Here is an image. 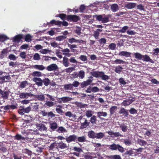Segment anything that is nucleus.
I'll use <instances>...</instances> for the list:
<instances>
[{
	"instance_id": "56",
	"label": "nucleus",
	"mask_w": 159,
	"mask_h": 159,
	"mask_svg": "<svg viewBox=\"0 0 159 159\" xmlns=\"http://www.w3.org/2000/svg\"><path fill=\"white\" fill-rule=\"evenodd\" d=\"M117 107L116 106H112L110 109V112L111 115L113 114L115 112V110L116 109Z\"/></svg>"
},
{
	"instance_id": "45",
	"label": "nucleus",
	"mask_w": 159,
	"mask_h": 159,
	"mask_svg": "<svg viewBox=\"0 0 159 159\" xmlns=\"http://www.w3.org/2000/svg\"><path fill=\"white\" fill-rule=\"evenodd\" d=\"M56 131L59 133L66 132L67 131L66 129L62 126L58 127Z\"/></svg>"
},
{
	"instance_id": "19",
	"label": "nucleus",
	"mask_w": 159,
	"mask_h": 159,
	"mask_svg": "<svg viewBox=\"0 0 159 159\" xmlns=\"http://www.w3.org/2000/svg\"><path fill=\"white\" fill-rule=\"evenodd\" d=\"M57 146L61 149L66 148L68 147L66 144L65 143H63L62 141L60 142L59 143H57Z\"/></svg>"
},
{
	"instance_id": "48",
	"label": "nucleus",
	"mask_w": 159,
	"mask_h": 159,
	"mask_svg": "<svg viewBox=\"0 0 159 159\" xmlns=\"http://www.w3.org/2000/svg\"><path fill=\"white\" fill-rule=\"evenodd\" d=\"M9 39L4 35H0V42H3Z\"/></svg>"
},
{
	"instance_id": "30",
	"label": "nucleus",
	"mask_w": 159,
	"mask_h": 159,
	"mask_svg": "<svg viewBox=\"0 0 159 159\" xmlns=\"http://www.w3.org/2000/svg\"><path fill=\"white\" fill-rule=\"evenodd\" d=\"M8 50L7 48L4 49L1 52V54L0 58H3L7 56V54L8 53Z\"/></svg>"
},
{
	"instance_id": "49",
	"label": "nucleus",
	"mask_w": 159,
	"mask_h": 159,
	"mask_svg": "<svg viewBox=\"0 0 159 159\" xmlns=\"http://www.w3.org/2000/svg\"><path fill=\"white\" fill-rule=\"evenodd\" d=\"M67 15H66V14L63 13L58 14L56 16V17H60L62 20H64L65 18L67 19Z\"/></svg>"
},
{
	"instance_id": "9",
	"label": "nucleus",
	"mask_w": 159,
	"mask_h": 159,
	"mask_svg": "<svg viewBox=\"0 0 159 159\" xmlns=\"http://www.w3.org/2000/svg\"><path fill=\"white\" fill-rule=\"evenodd\" d=\"M73 150L76 152H73L72 153V154L78 157L80 156V154L83 152V151L81 148L76 147H74Z\"/></svg>"
},
{
	"instance_id": "61",
	"label": "nucleus",
	"mask_w": 159,
	"mask_h": 159,
	"mask_svg": "<svg viewBox=\"0 0 159 159\" xmlns=\"http://www.w3.org/2000/svg\"><path fill=\"white\" fill-rule=\"evenodd\" d=\"M129 28L128 26H125L123 27L121 29L119 30V32L121 33H124Z\"/></svg>"
},
{
	"instance_id": "51",
	"label": "nucleus",
	"mask_w": 159,
	"mask_h": 159,
	"mask_svg": "<svg viewBox=\"0 0 159 159\" xmlns=\"http://www.w3.org/2000/svg\"><path fill=\"white\" fill-rule=\"evenodd\" d=\"M97 121V118L95 116H93L90 118V122L93 124L96 123V121Z\"/></svg>"
},
{
	"instance_id": "29",
	"label": "nucleus",
	"mask_w": 159,
	"mask_h": 159,
	"mask_svg": "<svg viewBox=\"0 0 159 159\" xmlns=\"http://www.w3.org/2000/svg\"><path fill=\"white\" fill-rule=\"evenodd\" d=\"M63 86L64 89L66 90H72L73 89L72 84H65Z\"/></svg>"
},
{
	"instance_id": "1",
	"label": "nucleus",
	"mask_w": 159,
	"mask_h": 159,
	"mask_svg": "<svg viewBox=\"0 0 159 159\" xmlns=\"http://www.w3.org/2000/svg\"><path fill=\"white\" fill-rule=\"evenodd\" d=\"M88 136L90 138L101 139L105 137L104 133L102 132L96 133L93 130H90L88 132Z\"/></svg>"
},
{
	"instance_id": "7",
	"label": "nucleus",
	"mask_w": 159,
	"mask_h": 159,
	"mask_svg": "<svg viewBox=\"0 0 159 159\" xmlns=\"http://www.w3.org/2000/svg\"><path fill=\"white\" fill-rule=\"evenodd\" d=\"M66 141L68 143H70L72 142H75L77 140V136L75 134H73L69 136L66 138Z\"/></svg>"
},
{
	"instance_id": "18",
	"label": "nucleus",
	"mask_w": 159,
	"mask_h": 159,
	"mask_svg": "<svg viewBox=\"0 0 159 159\" xmlns=\"http://www.w3.org/2000/svg\"><path fill=\"white\" fill-rule=\"evenodd\" d=\"M37 128L41 131H44L47 130V128L43 124L40 123L37 125Z\"/></svg>"
},
{
	"instance_id": "14",
	"label": "nucleus",
	"mask_w": 159,
	"mask_h": 159,
	"mask_svg": "<svg viewBox=\"0 0 159 159\" xmlns=\"http://www.w3.org/2000/svg\"><path fill=\"white\" fill-rule=\"evenodd\" d=\"M109 135L114 137H123V136L121 135L119 132H113L112 131H110L107 132Z\"/></svg>"
},
{
	"instance_id": "25",
	"label": "nucleus",
	"mask_w": 159,
	"mask_h": 159,
	"mask_svg": "<svg viewBox=\"0 0 159 159\" xmlns=\"http://www.w3.org/2000/svg\"><path fill=\"white\" fill-rule=\"evenodd\" d=\"M119 113L120 114H123L124 115L125 117H127L129 115V113L128 111L125 109L124 108H121L119 111Z\"/></svg>"
},
{
	"instance_id": "37",
	"label": "nucleus",
	"mask_w": 159,
	"mask_h": 159,
	"mask_svg": "<svg viewBox=\"0 0 159 159\" xmlns=\"http://www.w3.org/2000/svg\"><path fill=\"white\" fill-rule=\"evenodd\" d=\"M137 142L141 146H145L147 144V143L146 141L139 139H138Z\"/></svg>"
},
{
	"instance_id": "13",
	"label": "nucleus",
	"mask_w": 159,
	"mask_h": 159,
	"mask_svg": "<svg viewBox=\"0 0 159 159\" xmlns=\"http://www.w3.org/2000/svg\"><path fill=\"white\" fill-rule=\"evenodd\" d=\"M33 95L31 92L29 93H22L19 94V96L20 98L24 99L28 98L29 97H32Z\"/></svg>"
},
{
	"instance_id": "4",
	"label": "nucleus",
	"mask_w": 159,
	"mask_h": 159,
	"mask_svg": "<svg viewBox=\"0 0 159 159\" xmlns=\"http://www.w3.org/2000/svg\"><path fill=\"white\" fill-rule=\"evenodd\" d=\"M11 105H7L5 106H2L1 107V108L3 109L4 110L7 111L10 109L14 110L17 108L18 104L16 102L13 103L11 102Z\"/></svg>"
},
{
	"instance_id": "36",
	"label": "nucleus",
	"mask_w": 159,
	"mask_h": 159,
	"mask_svg": "<svg viewBox=\"0 0 159 159\" xmlns=\"http://www.w3.org/2000/svg\"><path fill=\"white\" fill-rule=\"evenodd\" d=\"M28 83L27 81H24L21 82L20 85L19 87L21 89L25 88L26 85H28Z\"/></svg>"
},
{
	"instance_id": "64",
	"label": "nucleus",
	"mask_w": 159,
	"mask_h": 159,
	"mask_svg": "<svg viewBox=\"0 0 159 159\" xmlns=\"http://www.w3.org/2000/svg\"><path fill=\"white\" fill-rule=\"evenodd\" d=\"M0 150L3 152H5L7 151V149L4 145L0 144Z\"/></svg>"
},
{
	"instance_id": "3",
	"label": "nucleus",
	"mask_w": 159,
	"mask_h": 159,
	"mask_svg": "<svg viewBox=\"0 0 159 159\" xmlns=\"http://www.w3.org/2000/svg\"><path fill=\"white\" fill-rule=\"evenodd\" d=\"M20 107L21 108L18 109V112L19 114L21 116L24 115L25 113H29L31 109V107L30 106L25 108H24V107L21 106H20Z\"/></svg>"
},
{
	"instance_id": "50",
	"label": "nucleus",
	"mask_w": 159,
	"mask_h": 159,
	"mask_svg": "<svg viewBox=\"0 0 159 159\" xmlns=\"http://www.w3.org/2000/svg\"><path fill=\"white\" fill-rule=\"evenodd\" d=\"M123 68L120 66H119L116 67L115 70V71L116 73L118 74H120L122 71V70Z\"/></svg>"
},
{
	"instance_id": "43",
	"label": "nucleus",
	"mask_w": 159,
	"mask_h": 159,
	"mask_svg": "<svg viewBox=\"0 0 159 159\" xmlns=\"http://www.w3.org/2000/svg\"><path fill=\"white\" fill-rule=\"evenodd\" d=\"M62 102L64 103L68 102L71 100L72 98L69 97H65L61 98Z\"/></svg>"
},
{
	"instance_id": "58",
	"label": "nucleus",
	"mask_w": 159,
	"mask_h": 159,
	"mask_svg": "<svg viewBox=\"0 0 159 159\" xmlns=\"http://www.w3.org/2000/svg\"><path fill=\"white\" fill-rule=\"evenodd\" d=\"M62 52H64L63 53L64 55H65L69 57V53H69L70 52V50L68 48H66L65 49H64L62 50Z\"/></svg>"
},
{
	"instance_id": "11",
	"label": "nucleus",
	"mask_w": 159,
	"mask_h": 159,
	"mask_svg": "<svg viewBox=\"0 0 159 159\" xmlns=\"http://www.w3.org/2000/svg\"><path fill=\"white\" fill-rule=\"evenodd\" d=\"M46 69L49 71L55 70L58 69V67L56 64H52L48 66Z\"/></svg>"
},
{
	"instance_id": "24",
	"label": "nucleus",
	"mask_w": 159,
	"mask_h": 159,
	"mask_svg": "<svg viewBox=\"0 0 159 159\" xmlns=\"http://www.w3.org/2000/svg\"><path fill=\"white\" fill-rule=\"evenodd\" d=\"M1 97L4 100H7L9 95V93L8 91H3L2 93L1 94Z\"/></svg>"
},
{
	"instance_id": "63",
	"label": "nucleus",
	"mask_w": 159,
	"mask_h": 159,
	"mask_svg": "<svg viewBox=\"0 0 159 159\" xmlns=\"http://www.w3.org/2000/svg\"><path fill=\"white\" fill-rule=\"evenodd\" d=\"M23 151L24 152V153L27 154L29 156H30L32 154V152L27 148L24 149Z\"/></svg>"
},
{
	"instance_id": "5",
	"label": "nucleus",
	"mask_w": 159,
	"mask_h": 159,
	"mask_svg": "<svg viewBox=\"0 0 159 159\" xmlns=\"http://www.w3.org/2000/svg\"><path fill=\"white\" fill-rule=\"evenodd\" d=\"M80 19L79 16L76 15H68L67 16V20L70 22H76Z\"/></svg>"
},
{
	"instance_id": "23",
	"label": "nucleus",
	"mask_w": 159,
	"mask_h": 159,
	"mask_svg": "<svg viewBox=\"0 0 159 159\" xmlns=\"http://www.w3.org/2000/svg\"><path fill=\"white\" fill-rule=\"evenodd\" d=\"M131 53L126 51L120 52L119 55L120 56H125V57H130Z\"/></svg>"
},
{
	"instance_id": "16",
	"label": "nucleus",
	"mask_w": 159,
	"mask_h": 159,
	"mask_svg": "<svg viewBox=\"0 0 159 159\" xmlns=\"http://www.w3.org/2000/svg\"><path fill=\"white\" fill-rule=\"evenodd\" d=\"M33 80L38 86H41L43 85V80L40 78L34 77L33 78Z\"/></svg>"
},
{
	"instance_id": "12",
	"label": "nucleus",
	"mask_w": 159,
	"mask_h": 159,
	"mask_svg": "<svg viewBox=\"0 0 159 159\" xmlns=\"http://www.w3.org/2000/svg\"><path fill=\"white\" fill-rule=\"evenodd\" d=\"M98 117L102 120H105V119L102 117H105L107 115V114L106 112H103L102 111L98 112L97 113Z\"/></svg>"
},
{
	"instance_id": "28",
	"label": "nucleus",
	"mask_w": 159,
	"mask_h": 159,
	"mask_svg": "<svg viewBox=\"0 0 159 159\" xmlns=\"http://www.w3.org/2000/svg\"><path fill=\"white\" fill-rule=\"evenodd\" d=\"M62 62L63 65L65 67H67L69 66L68 59L67 57H63Z\"/></svg>"
},
{
	"instance_id": "22",
	"label": "nucleus",
	"mask_w": 159,
	"mask_h": 159,
	"mask_svg": "<svg viewBox=\"0 0 159 159\" xmlns=\"http://www.w3.org/2000/svg\"><path fill=\"white\" fill-rule=\"evenodd\" d=\"M22 38L23 35L22 34H18L13 38V41L15 42H19Z\"/></svg>"
},
{
	"instance_id": "27",
	"label": "nucleus",
	"mask_w": 159,
	"mask_h": 159,
	"mask_svg": "<svg viewBox=\"0 0 159 159\" xmlns=\"http://www.w3.org/2000/svg\"><path fill=\"white\" fill-rule=\"evenodd\" d=\"M13 138L14 140H25V138L22 137L21 135L19 134H16L15 136L13 137Z\"/></svg>"
},
{
	"instance_id": "17",
	"label": "nucleus",
	"mask_w": 159,
	"mask_h": 159,
	"mask_svg": "<svg viewBox=\"0 0 159 159\" xmlns=\"http://www.w3.org/2000/svg\"><path fill=\"white\" fill-rule=\"evenodd\" d=\"M103 71H94L92 72L91 74L92 76L96 78H101L102 74H103Z\"/></svg>"
},
{
	"instance_id": "59",
	"label": "nucleus",
	"mask_w": 159,
	"mask_h": 159,
	"mask_svg": "<svg viewBox=\"0 0 159 159\" xmlns=\"http://www.w3.org/2000/svg\"><path fill=\"white\" fill-rule=\"evenodd\" d=\"M93 80V77L92 76H91L89 77V79L85 81L89 85L92 83Z\"/></svg>"
},
{
	"instance_id": "62",
	"label": "nucleus",
	"mask_w": 159,
	"mask_h": 159,
	"mask_svg": "<svg viewBox=\"0 0 159 159\" xmlns=\"http://www.w3.org/2000/svg\"><path fill=\"white\" fill-rule=\"evenodd\" d=\"M45 105L49 107H52L54 106V103L52 101H47L45 103Z\"/></svg>"
},
{
	"instance_id": "53",
	"label": "nucleus",
	"mask_w": 159,
	"mask_h": 159,
	"mask_svg": "<svg viewBox=\"0 0 159 159\" xmlns=\"http://www.w3.org/2000/svg\"><path fill=\"white\" fill-rule=\"evenodd\" d=\"M124 143L126 146H130L132 144V142L129 139H124Z\"/></svg>"
},
{
	"instance_id": "44",
	"label": "nucleus",
	"mask_w": 159,
	"mask_h": 159,
	"mask_svg": "<svg viewBox=\"0 0 159 159\" xmlns=\"http://www.w3.org/2000/svg\"><path fill=\"white\" fill-rule=\"evenodd\" d=\"M32 37L30 34L26 35L25 38V41L27 42H30L32 39Z\"/></svg>"
},
{
	"instance_id": "52",
	"label": "nucleus",
	"mask_w": 159,
	"mask_h": 159,
	"mask_svg": "<svg viewBox=\"0 0 159 159\" xmlns=\"http://www.w3.org/2000/svg\"><path fill=\"white\" fill-rule=\"evenodd\" d=\"M109 158L111 159H121L120 156L118 155H111Z\"/></svg>"
},
{
	"instance_id": "10",
	"label": "nucleus",
	"mask_w": 159,
	"mask_h": 159,
	"mask_svg": "<svg viewBox=\"0 0 159 159\" xmlns=\"http://www.w3.org/2000/svg\"><path fill=\"white\" fill-rule=\"evenodd\" d=\"M49 127L51 131H54L58 128L57 123L55 121H53L49 123Z\"/></svg>"
},
{
	"instance_id": "26",
	"label": "nucleus",
	"mask_w": 159,
	"mask_h": 159,
	"mask_svg": "<svg viewBox=\"0 0 159 159\" xmlns=\"http://www.w3.org/2000/svg\"><path fill=\"white\" fill-rule=\"evenodd\" d=\"M57 147V143L56 142H54L51 144L48 149L49 151L55 150Z\"/></svg>"
},
{
	"instance_id": "15",
	"label": "nucleus",
	"mask_w": 159,
	"mask_h": 159,
	"mask_svg": "<svg viewBox=\"0 0 159 159\" xmlns=\"http://www.w3.org/2000/svg\"><path fill=\"white\" fill-rule=\"evenodd\" d=\"M84 121L81 123V125L80 127V129H81L86 128L89 126L90 124V122L88 121L86 119L84 118Z\"/></svg>"
},
{
	"instance_id": "40",
	"label": "nucleus",
	"mask_w": 159,
	"mask_h": 159,
	"mask_svg": "<svg viewBox=\"0 0 159 159\" xmlns=\"http://www.w3.org/2000/svg\"><path fill=\"white\" fill-rule=\"evenodd\" d=\"M85 75V72L83 70H80L78 73V76L81 79H83Z\"/></svg>"
},
{
	"instance_id": "21",
	"label": "nucleus",
	"mask_w": 159,
	"mask_h": 159,
	"mask_svg": "<svg viewBox=\"0 0 159 159\" xmlns=\"http://www.w3.org/2000/svg\"><path fill=\"white\" fill-rule=\"evenodd\" d=\"M136 3L133 2H129L125 5V7L128 9H131L135 7Z\"/></svg>"
},
{
	"instance_id": "57",
	"label": "nucleus",
	"mask_w": 159,
	"mask_h": 159,
	"mask_svg": "<svg viewBox=\"0 0 159 159\" xmlns=\"http://www.w3.org/2000/svg\"><path fill=\"white\" fill-rule=\"evenodd\" d=\"M66 38V37L63 35H61L57 37L56 39L57 41H61L65 39Z\"/></svg>"
},
{
	"instance_id": "41",
	"label": "nucleus",
	"mask_w": 159,
	"mask_h": 159,
	"mask_svg": "<svg viewBox=\"0 0 159 159\" xmlns=\"http://www.w3.org/2000/svg\"><path fill=\"white\" fill-rule=\"evenodd\" d=\"M119 126L121 128L122 131L124 132H126L128 129V127L124 123L120 125Z\"/></svg>"
},
{
	"instance_id": "47",
	"label": "nucleus",
	"mask_w": 159,
	"mask_h": 159,
	"mask_svg": "<svg viewBox=\"0 0 159 159\" xmlns=\"http://www.w3.org/2000/svg\"><path fill=\"white\" fill-rule=\"evenodd\" d=\"M33 76L40 77L42 76V74L41 72L38 71H34L32 73Z\"/></svg>"
},
{
	"instance_id": "31",
	"label": "nucleus",
	"mask_w": 159,
	"mask_h": 159,
	"mask_svg": "<svg viewBox=\"0 0 159 159\" xmlns=\"http://www.w3.org/2000/svg\"><path fill=\"white\" fill-rule=\"evenodd\" d=\"M34 134L31 133H29L27 134V136L25 137V140H27L28 141H31V139H33L34 137L33 136Z\"/></svg>"
},
{
	"instance_id": "8",
	"label": "nucleus",
	"mask_w": 159,
	"mask_h": 159,
	"mask_svg": "<svg viewBox=\"0 0 159 159\" xmlns=\"http://www.w3.org/2000/svg\"><path fill=\"white\" fill-rule=\"evenodd\" d=\"M96 155L94 152H88L84 156V159H93L96 157Z\"/></svg>"
},
{
	"instance_id": "33",
	"label": "nucleus",
	"mask_w": 159,
	"mask_h": 159,
	"mask_svg": "<svg viewBox=\"0 0 159 159\" xmlns=\"http://www.w3.org/2000/svg\"><path fill=\"white\" fill-rule=\"evenodd\" d=\"M33 67L34 69L40 70H43L45 69V67L42 65H35Z\"/></svg>"
},
{
	"instance_id": "54",
	"label": "nucleus",
	"mask_w": 159,
	"mask_h": 159,
	"mask_svg": "<svg viewBox=\"0 0 159 159\" xmlns=\"http://www.w3.org/2000/svg\"><path fill=\"white\" fill-rule=\"evenodd\" d=\"M86 115L88 118H89L91 117L92 116V111L90 110H88L86 112Z\"/></svg>"
},
{
	"instance_id": "20",
	"label": "nucleus",
	"mask_w": 159,
	"mask_h": 159,
	"mask_svg": "<svg viewBox=\"0 0 159 159\" xmlns=\"http://www.w3.org/2000/svg\"><path fill=\"white\" fill-rule=\"evenodd\" d=\"M142 60L145 61H149L151 63H154V61L152 60L151 59L149 56L147 55L143 56Z\"/></svg>"
},
{
	"instance_id": "38",
	"label": "nucleus",
	"mask_w": 159,
	"mask_h": 159,
	"mask_svg": "<svg viewBox=\"0 0 159 159\" xmlns=\"http://www.w3.org/2000/svg\"><path fill=\"white\" fill-rule=\"evenodd\" d=\"M133 102L132 99H129L128 100H124L123 102V105L124 106H127L129 105Z\"/></svg>"
},
{
	"instance_id": "6",
	"label": "nucleus",
	"mask_w": 159,
	"mask_h": 159,
	"mask_svg": "<svg viewBox=\"0 0 159 159\" xmlns=\"http://www.w3.org/2000/svg\"><path fill=\"white\" fill-rule=\"evenodd\" d=\"M40 113L43 116H47L48 117H51V118L54 117L56 116L52 111L47 112L45 110H43L41 111Z\"/></svg>"
},
{
	"instance_id": "34",
	"label": "nucleus",
	"mask_w": 159,
	"mask_h": 159,
	"mask_svg": "<svg viewBox=\"0 0 159 159\" xmlns=\"http://www.w3.org/2000/svg\"><path fill=\"white\" fill-rule=\"evenodd\" d=\"M79 142H86V137L85 136H82L77 137V140Z\"/></svg>"
},
{
	"instance_id": "32",
	"label": "nucleus",
	"mask_w": 159,
	"mask_h": 159,
	"mask_svg": "<svg viewBox=\"0 0 159 159\" xmlns=\"http://www.w3.org/2000/svg\"><path fill=\"white\" fill-rule=\"evenodd\" d=\"M111 8L112 11L113 12H115L119 10L118 6L116 4L112 5Z\"/></svg>"
},
{
	"instance_id": "35",
	"label": "nucleus",
	"mask_w": 159,
	"mask_h": 159,
	"mask_svg": "<svg viewBox=\"0 0 159 159\" xmlns=\"http://www.w3.org/2000/svg\"><path fill=\"white\" fill-rule=\"evenodd\" d=\"M35 98L39 101H43L45 99V97L43 94L36 95L34 96Z\"/></svg>"
},
{
	"instance_id": "39",
	"label": "nucleus",
	"mask_w": 159,
	"mask_h": 159,
	"mask_svg": "<svg viewBox=\"0 0 159 159\" xmlns=\"http://www.w3.org/2000/svg\"><path fill=\"white\" fill-rule=\"evenodd\" d=\"M75 105L78 107L82 108L85 107V105L83 104L82 102H76L75 103Z\"/></svg>"
},
{
	"instance_id": "2",
	"label": "nucleus",
	"mask_w": 159,
	"mask_h": 159,
	"mask_svg": "<svg viewBox=\"0 0 159 159\" xmlns=\"http://www.w3.org/2000/svg\"><path fill=\"white\" fill-rule=\"evenodd\" d=\"M107 146L112 151L118 150L121 153H123L125 151V148L119 144L113 143L110 145H108Z\"/></svg>"
},
{
	"instance_id": "42",
	"label": "nucleus",
	"mask_w": 159,
	"mask_h": 159,
	"mask_svg": "<svg viewBox=\"0 0 159 159\" xmlns=\"http://www.w3.org/2000/svg\"><path fill=\"white\" fill-rule=\"evenodd\" d=\"M46 86H48L50 83V81L48 78H45L43 80V83Z\"/></svg>"
},
{
	"instance_id": "55",
	"label": "nucleus",
	"mask_w": 159,
	"mask_h": 159,
	"mask_svg": "<svg viewBox=\"0 0 159 159\" xmlns=\"http://www.w3.org/2000/svg\"><path fill=\"white\" fill-rule=\"evenodd\" d=\"M103 74H102L101 78L103 80H107L110 79V77L107 75H105L104 73L103 72Z\"/></svg>"
},
{
	"instance_id": "46",
	"label": "nucleus",
	"mask_w": 159,
	"mask_h": 159,
	"mask_svg": "<svg viewBox=\"0 0 159 159\" xmlns=\"http://www.w3.org/2000/svg\"><path fill=\"white\" fill-rule=\"evenodd\" d=\"M135 58L137 59H138L139 60H141L142 59L143 56L140 53L138 52H136L134 54Z\"/></svg>"
},
{
	"instance_id": "60",
	"label": "nucleus",
	"mask_w": 159,
	"mask_h": 159,
	"mask_svg": "<svg viewBox=\"0 0 159 159\" xmlns=\"http://www.w3.org/2000/svg\"><path fill=\"white\" fill-rule=\"evenodd\" d=\"M71 84L73 88L74 87L76 88L78 87L79 85H80V83L79 82L75 80Z\"/></svg>"
}]
</instances>
